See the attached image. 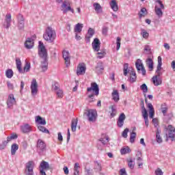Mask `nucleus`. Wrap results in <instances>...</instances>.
<instances>
[{
  "label": "nucleus",
  "instance_id": "obj_14",
  "mask_svg": "<svg viewBox=\"0 0 175 175\" xmlns=\"http://www.w3.org/2000/svg\"><path fill=\"white\" fill-rule=\"evenodd\" d=\"M167 139H171L172 142H174L175 128L172 125L168 126V137Z\"/></svg>",
  "mask_w": 175,
  "mask_h": 175
},
{
  "label": "nucleus",
  "instance_id": "obj_19",
  "mask_svg": "<svg viewBox=\"0 0 175 175\" xmlns=\"http://www.w3.org/2000/svg\"><path fill=\"white\" fill-rule=\"evenodd\" d=\"M16 103V98H14V95L10 94L8 96V99L7 100V105L8 107L10 108L13 106V105H15Z\"/></svg>",
  "mask_w": 175,
  "mask_h": 175
},
{
  "label": "nucleus",
  "instance_id": "obj_48",
  "mask_svg": "<svg viewBox=\"0 0 175 175\" xmlns=\"http://www.w3.org/2000/svg\"><path fill=\"white\" fill-rule=\"evenodd\" d=\"M141 35L144 39H148V36H150V33L147 32L145 29H142Z\"/></svg>",
  "mask_w": 175,
  "mask_h": 175
},
{
  "label": "nucleus",
  "instance_id": "obj_60",
  "mask_svg": "<svg viewBox=\"0 0 175 175\" xmlns=\"http://www.w3.org/2000/svg\"><path fill=\"white\" fill-rule=\"evenodd\" d=\"M142 116L144 117V119L148 118V113L146 111H142Z\"/></svg>",
  "mask_w": 175,
  "mask_h": 175
},
{
  "label": "nucleus",
  "instance_id": "obj_27",
  "mask_svg": "<svg viewBox=\"0 0 175 175\" xmlns=\"http://www.w3.org/2000/svg\"><path fill=\"white\" fill-rule=\"evenodd\" d=\"M156 142H157L159 144L162 143V137H161V130L157 128L156 131Z\"/></svg>",
  "mask_w": 175,
  "mask_h": 175
},
{
  "label": "nucleus",
  "instance_id": "obj_36",
  "mask_svg": "<svg viewBox=\"0 0 175 175\" xmlns=\"http://www.w3.org/2000/svg\"><path fill=\"white\" fill-rule=\"evenodd\" d=\"M138 14L139 18L144 17V16H146L147 14V9L146 8H142Z\"/></svg>",
  "mask_w": 175,
  "mask_h": 175
},
{
  "label": "nucleus",
  "instance_id": "obj_25",
  "mask_svg": "<svg viewBox=\"0 0 175 175\" xmlns=\"http://www.w3.org/2000/svg\"><path fill=\"white\" fill-rule=\"evenodd\" d=\"M152 80L153 81V84L156 85V87L162 84V80L160 78H158V76L153 77Z\"/></svg>",
  "mask_w": 175,
  "mask_h": 175
},
{
  "label": "nucleus",
  "instance_id": "obj_37",
  "mask_svg": "<svg viewBox=\"0 0 175 175\" xmlns=\"http://www.w3.org/2000/svg\"><path fill=\"white\" fill-rule=\"evenodd\" d=\"M98 142H100L103 146H106V144L109 143V137L107 136H105V137H101L98 139Z\"/></svg>",
  "mask_w": 175,
  "mask_h": 175
},
{
  "label": "nucleus",
  "instance_id": "obj_3",
  "mask_svg": "<svg viewBox=\"0 0 175 175\" xmlns=\"http://www.w3.org/2000/svg\"><path fill=\"white\" fill-rule=\"evenodd\" d=\"M16 68L18 69L19 73H25V72H29L31 69V63L26 62L23 70V68H21V60L19 58L16 59Z\"/></svg>",
  "mask_w": 175,
  "mask_h": 175
},
{
  "label": "nucleus",
  "instance_id": "obj_40",
  "mask_svg": "<svg viewBox=\"0 0 175 175\" xmlns=\"http://www.w3.org/2000/svg\"><path fill=\"white\" fill-rule=\"evenodd\" d=\"M13 70L12 69H8L5 71V76L8 77V79H12V77H13Z\"/></svg>",
  "mask_w": 175,
  "mask_h": 175
},
{
  "label": "nucleus",
  "instance_id": "obj_21",
  "mask_svg": "<svg viewBox=\"0 0 175 175\" xmlns=\"http://www.w3.org/2000/svg\"><path fill=\"white\" fill-rule=\"evenodd\" d=\"M33 40L31 38H27L25 42V47L29 50L33 47Z\"/></svg>",
  "mask_w": 175,
  "mask_h": 175
},
{
  "label": "nucleus",
  "instance_id": "obj_13",
  "mask_svg": "<svg viewBox=\"0 0 175 175\" xmlns=\"http://www.w3.org/2000/svg\"><path fill=\"white\" fill-rule=\"evenodd\" d=\"M63 58L65 61L66 66L68 68L70 65V53L68 51H63Z\"/></svg>",
  "mask_w": 175,
  "mask_h": 175
},
{
  "label": "nucleus",
  "instance_id": "obj_12",
  "mask_svg": "<svg viewBox=\"0 0 175 175\" xmlns=\"http://www.w3.org/2000/svg\"><path fill=\"white\" fill-rule=\"evenodd\" d=\"M86 69H87V67L85 66V64L84 63L79 64L77 69V76H81L83 75H85Z\"/></svg>",
  "mask_w": 175,
  "mask_h": 175
},
{
  "label": "nucleus",
  "instance_id": "obj_52",
  "mask_svg": "<svg viewBox=\"0 0 175 175\" xmlns=\"http://www.w3.org/2000/svg\"><path fill=\"white\" fill-rule=\"evenodd\" d=\"M129 167H130V169H134L135 168V163H133V160H132V159H130L129 160Z\"/></svg>",
  "mask_w": 175,
  "mask_h": 175
},
{
  "label": "nucleus",
  "instance_id": "obj_59",
  "mask_svg": "<svg viewBox=\"0 0 175 175\" xmlns=\"http://www.w3.org/2000/svg\"><path fill=\"white\" fill-rule=\"evenodd\" d=\"M57 140H59V142L61 143H62L64 141V137H62V134L61 133H58L57 134Z\"/></svg>",
  "mask_w": 175,
  "mask_h": 175
},
{
  "label": "nucleus",
  "instance_id": "obj_58",
  "mask_svg": "<svg viewBox=\"0 0 175 175\" xmlns=\"http://www.w3.org/2000/svg\"><path fill=\"white\" fill-rule=\"evenodd\" d=\"M156 175H163V172H162V170L161 168H157L154 172Z\"/></svg>",
  "mask_w": 175,
  "mask_h": 175
},
{
  "label": "nucleus",
  "instance_id": "obj_39",
  "mask_svg": "<svg viewBox=\"0 0 175 175\" xmlns=\"http://www.w3.org/2000/svg\"><path fill=\"white\" fill-rule=\"evenodd\" d=\"M83 30V24L81 23H78L76 25L75 27V31L80 33Z\"/></svg>",
  "mask_w": 175,
  "mask_h": 175
},
{
  "label": "nucleus",
  "instance_id": "obj_16",
  "mask_svg": "<svg viewBox=\"0 0 175 175\" xmlns=\"http://www.w3.org/2000/svg\"><path fill=\"white\" fill-rule=\"evenodd\" d=\"M21 131L23 133H29V132H32V126L29 124H24L21 126Z\"/></svg>",
  "mask_w": 175,
  "mask_h": 175
},
{
  "label": "nucleus",
  "instance_id": "obj_46",
  "mask_svg": "<svg viewBox=\"0 0 175 175\" xmlns=\"http://www.w3.org/2000/svg\"><path fill=\"white\" fill-rule=\"evenodd\" d=\"M135 139H136V133L133 131L130 135V143H135Z\"/></svg>",
  "mask_w": 175,
  "mask_h": 175
},
{
  "label": "nucleus",
  "instance_id": "obj_17",
  "mask_svg": "<svg viewBox=\"0 0 175 175\" xmlns=\"http://www.w3.org/2000/svg\"><path fill=\"white\" fill-rule=\"evenodd\" d=\"M125 118H126V116H125V113H122L117 122V125L119 128H122L124 126V121H125Z\"/></svg>",
  "mask_w": 175,
  "mask_h": 175
},
{
  "label": "nucleus",
  "instance_id": "obj_23",
  "mask_svg": "<svg viewBox=\"0 0 175 175\" xmlns=\"http://www.w3.org/2000/svg\"><path fill=\"white\" fill-rule=\"evenodd\" d=\"M111 95L113 100L117 103V102L120 100V94L118 93V90H113Z\"/></svg>",
  "mask_w": 175,
  "mask_h": 175
},
{
  "label": "nucleus",
  "instance_id": "obj_26",
  "mask_svg": "<svg viewBox=\"0 0 175 175\" xmlns=\"http://www.w3.org/2000/svg\"><path fill=\"white\" fill-rule=\"evenodd\" d=\"M49 66V63H47V59H43V62H41V68L42 72H46Z\"/></svg>",
  "mask_w": 175,
  "mask_h": 175
},
{
  "label": "nucleus",
  "instance_id": "obj_62",
  "mask_svg": "<svg viewBox=\"0 0 175 175\" xmlns=\"http://www.w3.org/2000/svg\"><path fill=\"white\" fill-rule=\"evenodd\" d=\"M147 107H148V109H149L150 111H152L154 110V107L152 106V104H151V103H148Z\"/></svg>",
  "mask_w": 175,
  "mask_h": 175
},
{
  "label": "nucleus",
  "instance_id": "obj_9",
  "mask_svg": "<svg viewBox=\"0 0 175 175\" xmlns=\"http://www.w3.org/2000/svg\"><path fill=\"white\" fill-rule=\"evenodd\" d=\"M17 20H18V28L20 31H23L24 30V27L25 25V19H24V16L21 14H19L17 16Z\"/></svg>",
  "mask_w": 175,
  "mask_h": 175
},
{
  "label": "nucleus",
  "instance_id": "obj_64",
  "mask_svg": "<svg viewBox=\"0 0 175 175\" xmlns=\"http://www.w3.org/2000/svg\"><path fill=\"white\" fill-rule=\"evenodd\" d=\"M152 124H154V126L155 128L158 126V119L157 118H153L152 119Z\"/></svg>",
  "mask_w": 175,
  "mask_h": 175
},
{
  "label": "nucleus",
  "instance_id": "obj_5",
  "mask_svg": "<svg viewBox=\"0 0 175 175\" xmlns=\"http://www.w3.org/2000/svg\"><path fill=\"white\" fill-rule=\"evenodd\" d=\"M156 3L159 4V6L155 5L154 12H155L157 16L159 18H161V17H162V16H163V12H162V10H164L165 5H163V3H162V1H161V0H157Z\"/></svg>",
  "mask_w": 175,
  "mask_h": 175
},
{
  "label": "nucleus",
  "instance_id": "obj_30",
  "mask_svg": "<svg viewBox=\"0 0 175 175\" xmlns=\"http://www.w3.org/2000/svg\"><path fill=\"white\" fill-rule=\"evenodd\" d=\"M110 6L113 12H117L118 10V5L117 4V1H116V0H112L110 2Z\"/></svg>",
  "mask_w": 175,
  "mask_h": 175
},
{
  "label": "nucleus",
  "instance_id": "obj_42",
  "mask_svg": "<svg viewBox=\"0 0 175 175\" xmlns=\"http://www.w3.org/2000/svg\"><path fill=\"white\" fill-rule=\"evenodd\" d=\"M94 170L96 172H100L102 170V165L98 161L94 162Z\"/></svg>",
  "mask_w": 175,
  "mask_h": 175
},
{
  "label": "nucleus",
  "instance_id": "obj_54",
  "mask_svg": "<svg viewBox=\"0 0 175 175\" xmlns=\"http://www.w3.org/2000/svg\"><path fill=\"white\" fill-rule=\"evenodd\" d=\"M128 132H129V129H125L122 134V137L126 139V137H128Z\"/></svg>",
  "mask_w": 175,
  "mask_h": 175
},
{
  "label": "nucleus",
  "instance_id": "obj_38",
  "mask_svg": "<svg viewBox=\"0 0 175 175\" xmlns=\"http://www.w3.org/2000/svg\"><path fill=\"white\" fill-rule=\"evenodd\" d=\"M131 152V148L129 147L123 148L120 150V154L125 155V154H129Z\"/></svg>",
  "mask_w": 175,
  "mask_h": 175
},
{
  "label": "nucleus",
  "instance_id": "obj_63",
  "mask_svg": "<svg viewBox=\"0 0 175 175\" xmlns=\"http://www.w3.org/2000/svg\"><path fill=\"white\" fill-rule=\"evenodd\" d=\"M52 90H53V91H55L56 92L57 91H59L60 89L59 87H58V85L55 84L52 85Z\"/></svg>",
  "mask_w": 175,
  "mask_h": 175
},
{
  "label": "nucleus",
  "instance_id": "obj_8",
  "mask_svg": "<svg viewBox=\"0 0 175 175\" xmlns=\"http://www.w3.org/2000/svg\"><path fill=\"white\" fill-rule=\"evenodd\" d=\"M62 10L64 14H66L68 12L75 13V10L70 7V3L68 0H65L62 4Z\"/></svg>",
  "mask_w": 175,
  "mask_h": 175
},
{
  "label": "nucleus",
  "instance_id": "obj_33",
  "mask_svg": "<svg viewBox=\"0 0 175 175\" xmlns=\"http://www.w3.org/2000/svg\"><path fill=\"white\" fill-rule=\"evenodd\" d=\"M73 175H80V164L79 163H75Z\"/></svg>",
  "mask_w": 175,
  "mask_h": 175
},
{
  "label": "nucleus",
  "instance_id": "obj_50",
  "mask_svg": "<svg viewBox=\"0 0 175 175\" xmlns=\"http://www.w3.org/2000/svg\"><path fill=\"white\" fill-rule=\"evenodd\" d=\"M97 54L98 55L97 58H99L100 59H101V58H103V57L106 55V52L105 51H102L100 52L97 53Z\"/></svg>",
  "mask_w": 175,
  "mask_h": 175
},
{
  "label": "nucleus",
  "instance_id": "obj_22",
  "mask_svg": "<svg viewBox=\"0 0 175 175\" xmlns=\"http://www.w3.org/2000/svg\"><path fill=\"white\" fill-rule=\"evenodd\" d=\"M146 63L149 69V71L152 72V70H154V61H152V59L148 58L146 60Z\"/></svg>",
  "mask_w": 175,
  "mask_h": 175
},
{
  "label": "nucleus",
  "instance_id": "obj_32",
  "mask_svg": "<svg viewBox=\"0 0 175 175\" xmlns=\"http://www.w3.org/2000/svg\"><path fill=\"white\" fill-rule=\"evenodd\" d=\"M93 6L96 13L98 14L102 13L103 10H102V6L100 5V4H99L98 3H94L93 4Z\"/></svg>",
  "mask_w": 175,
  "mask_h": 175
},
{
  "label": "nucleus",
  "instance_id": "obj_20",
  "mask_svg": "<svg viewBox=\"0 0 175 175\" xmlns=\"http://www.w3.org/2000/svg\"><path fill=\"white\" fill-rule=\"evenodd\" d=\"M37 148L40 151H44L46 150V143L42 139H38L37 142Z\"/></svg>",
  "mask_w": 175,
  "mask_h": 175
},
{
  "label": "nucleus",
  "instance_id": "obj_6",
  "mask_svg": "<svg viewBox=\"0 0 175 175\" xmlns=\"http://www.w3.org/2000/svg\"><path fill=\"white\" fill-rule=\"evenodd\" d=\"M88 118V121L90 122H95L96 121V118L98 117V113L95 109H89L87 113H85Z\"/></svg>",
  "mask_w": 175,
  "mask_h": 175
},
{
  "label": "nucleus",
  "instance_id": "obj_7",
  "mask_svg": "<svg viewBox=\"0 0 175 175\" xmlns=\"http://www.w3.org/2000/svg\"><path fill=\"white\" fill-rule=\"evenodd\" d=\"M33 167H35V163L33 161H29L25 164V174L33 175Z\"/></svg>",
  "mask_w": 175,
  "mask_h": 175
},
{
  "label": "nucleus",
  "instance_id": "obj_47",
  "mask_svg": "<svg viewBox=\"0 0 175 175\" xmlns=\"http://www.w3.org/2000/svg\"><path fill=\"white\" fill-rule=\"evenodd\" d=\"M38 129L40 132H43V133H50V131L47 129H46L44 126H38Z\"/></svg>",
  "mask_w": 175,
  "mask_h": 175
},
{
  "label": "nucleus",
  "instance_id": "obj_24",
  "mask_svg": "<svg viewBox=\"0 0 175 175\" xmlns=\"http://www.w3.org/2000/svg\"><path fill=\"white\" fill-rule=\"evenodd\" d=\"M5 23H6V29H9L10 27V24L12 23V14H7L5 15Z\"/></svg>",
  "mask_w": 175,
  "mask_h": 175
},
{
  "label": "nucleus",
  "instance_id": "obj_45",
  "mask_svg": "<svg viewBox=\"0 0 175 175\" xmlns=\"http://www.w3.org/2000/svg\"><path fill=\"white\" fill-rule=\"evenodd\" d=\"M161 111L163 116H165L166 113H167V106L166 104L161 105Z\"/></svg>",
  "mask_w": 175,
  "mask_h": 175
},
{
  "label": "nucleus",
  "instance_id": "obj_53",
  "mask_svg": "<svg viewBox=\"0 0 175 175\" xmlns=\"http://www.w3.org/2000/svg\"><path fill=\"white\" fill-rule=\"evenodd\" d=\"M56 92V94L58 98H63L64 97V92L62 91V90H57Z\"/></svg>",
  "mask_w": 175,
  "mask_h": 175
},
{
  "label": "nucleus",
  "instance_id": "obj_34",
  "mask_svg": "<svg viewBox=\"0 0 175 175\" xmlns=\"http://www.w3.org/2000/svg\"><path fill=\"white\" fill-rule=\"evenodd\" d=\"M17 150H18V145L17 144H13L11 146V154L16 155Z\"/></svg>",
  "mask_w": 175,
  "mask_h": 175
},
{
  "label": "nucleus",
  "instance_id": "obj_44",
  "mask_svg": "<svg viewBox=\"0 0 175 175\" xmlns=\"http://www.w3.org/2000/svg\"><path fill=\"white\" fill-rule=\"evenodd\" d=\"M116 50L118 51L120 50V48L121 47V38L117 37L116 38Z\"/></svg>",
  "mask_w": 175,
  "mask_h": 175
},
{
  "label": "nucleus",
  "instance_id": "obj_55",
  "mask_svg": "<svg viewBox=\"0 0 175 175\" xmlns=\"http://www.w3.org/2000/svg\"><path fill=\"white\" fill-rule=\"evenodd\" d=\"M18 136L17 134H12L11 136L8 137L7 139L8 140V142H11L12 140L14 139H17Z\"/></svg>",
  "mask_w": 175,
  "mask_h": 175
},
{
  "label": "nucleus",
  "instance_id": "obj_28",
  "mask_svg": "<svg viewBox=\"0 0 175 175\" xmlns=\"http://www.w3.org/2000/svg\"><path fill=\"white\" fill-rule=\"evenodd\" d=\"M77 118L75 119L73 118L71 121V130L72 132H76V129L77 128Z\"/></svg>",
  "mask_w": 175,
  "mask_h": 175
},
{
  "label": "nucleus",
  "instance_id": "obj_51",
  "mask_svg": "<svg viewBox=\"0 0 175 175\" xmlns=\"http://www.w3.org/2000/svg\"><path fill=\"white\" fill-rule=\"evenodd\" d=\"M144 50L145 54H150L151 53V48L148 45H145Z\"/></svg>",
  "mask_w": 175,
  "mask_h": 175
},
{
  "label": "nucleus",
  "instance_id": "obj_10",
  "mask_svg": "<svg viewBox=\"0 0 175 175\" xmlns=\"http://www.w3.org/2000/svg\"><path fill=\"white\" fill-rule=\"evenodd\" d=\"M32 96L38 95V82L36 79H33L30 86Z\"/></svg>",
  "mask_w": 175,
  "mask_h": 175
},
{
  "label": "nucleus",
  "instance_id": "obj_4",
  "mask_svg": "<svg viewBox=\"0 0 175 175\" xmlns=\"http://www.w3.org/2000/svg\"><path fill=\"white\" fill-rule=\"evenodd\" d=\"M38 55L42 59H47V50L42 41L38 42Z\"/></svg>",
  "mask_w": 175,
  "mask_h": 175
},
{
  "label": "nucleus",
  "instance_id": "obj_11",
  "mask_svg": "<svg viewBox=\"0 0 175 175\" xmlns=\"http://www.w3.org/2000/svg\"><path fill=\"white\" fill-rule=\"evenodd\" d=\"M135 66L138 72H140L141 70L143 76H146V68H144V66L143 65V63H142V59H137L135 62Z\"/></svg>",
  "mask_w": 175,
  "mask_h": 175
},
{
  "label": "nucleus",
  "instance_id": "obj_43",
  "mask_svg": "<svg viewBox=\"0 0 175 175\" xmlns=\"http://www.w3.org/2000/svg\"><path fill=\"white\" fill-rule=\"evenodd\" d=\"M140 89L143 91L144 94H147V92H148V88L147 87V85H146V83H143L140 86Z\"/></svg>",
  "mask_w": 175,
  "mask_h": 175
},
{
  "label": "nucleus",
  "instance_id": "obj_31",
  "mask_svg": "<svg viewBox=\"0 0 175 175\" xmlns=\"http://www.w3.org/2000/svg\"><path fill=\"white\" fill-rule=\"evenodd\" d=\"M105 67L103 66V62H99L97 64V66L96 67V70L97 73L100 74L102 73V70H104Z\"/></svg>",
  "mask_w": 175,
  "mask_h": 175
},
{
  "label": "nucleus",
  "instance_id": "obj_56",
  "mask_svg": "<svg viewBox=\"0 0 175 175\" xmlns=\"http://www.w3.org/2000/svg\"><path fill=\"white\" fill-rule=\"evenodd\" d=\"M108 31H109V27L104 26L103 27V31H102L103 35H105V36H106V35H107Z\"/></svg>",
  "mask_w": 175,
  "mask_h": 175
},
{
  "label": "nucleus",
  "instance_id": "obj_29",
  "mask_svg": "<svg viewBox=\"0 0 175 175\" xmlns=\"http://www.w3.org/2000/svg\"><path fill=\"white\" fill-rule=\"evenodd\" d=\"M40 167L41 169H43L44 170H50V165L48 162L42 161L40 163Z\"/></svg>",
  "mask_w": 175,
  "mask_h": 175
},
{
  "label": "nucleus",
  "instance_id": "obj_2",
  "mask_svg": "<svg viewBox=\"0 0 175 175\" xmlns=\"http://www.w3.org/2000/svg\"><path fill=\"white\" fill-rule=\"evenodd\" d=\"M55 36V31L50 27H48L46 29L45 32L43 35L44 40H46V42H50V43H53V42H54Z\"/></svg>",
  "mask_w": 175,
  "mask_h": 175
},
{
  "label": "nucleus",
  "instance_id": "obj_49",
  "mask_svg": "<svg viewBox=\"0 0 175 175\" xmlns=\"http://www.w3.org/2000/svg\"><path fill=\"white\" fill-rule=\"evenodd\" d=\"M88 35H89L88 36H90L92 38L94 35H95V29L90 27L88 31Z\"/></svg>",
  "mask_w": 175,
  "mask_h": 175
},
{
  "label": "nucleus",
  "instance_id": "obj_1",
  "mask_svg": "<svg viewBox=\"0 0 175 175\" xmlns=\"http://www.w3.org/2000/svg\"><path fill=\"white\" fill-rule=\"evenodd\" d=\"M87 91L88 92H91V91L94 92V94L89 95L88 98H90V103H92V102H95V98H94V96H95V95L96 96L99 95V86H98V84L96 83H91V87L88 88Z\"/></svg>",
  "mask_w": 175,
  "mask_h": 175
},
{
  "label": "nucleus",
  "instance_id": "obj_18",
  "mask_svg": "<svg viewBox=\"0 0 175 175\" xmlns=\"http://www.w3.org/2000/svg\"><path fill=\"white\" fill-rule=\"evenodd\" d=\"M92 48L94 51H99L100 50V41L98 38H94L92 42Z\"/></svg>",
  "mask_w": 175,
  "mask_h": 175
},
{
  "label": "nucleus",
  "instance_id": "obj_61",
  "mask_svg": "<svg viewBox=\"0 0 175 175\" xmlns=\"http://www.w3.org/2000/svg\"><path fill=\"white\" fill-rule=\"evenodd\" d=\"M120 175H128V174H126V170H125V168H122L120 170Z\"/></svg>",
  "mask_w": 175,
  "mask_h": 175
},
{
  "label": "nucleus",
  "instance_id": "obj_35",
  "mask_svg": "<svg viewBox=\"0 0 175 175\" xmlns=\"http://www.w3.org/2000/svg\"><path fill=\"white\" fill-rule=\"evenodd\" d=\"M36 122H38L40 125H46V120L40 116H36Z\"/></svg>",
  "mask_w": 175,
  "mask_h": 175
},
{
  "label": "nucleus",
  "instance_id": "obj_41",
  "mask_svg": "<svg viewBox=\"0 0 175 175\" xmlns=\"http://www.w3.org/2000/svg\"><path fill=\"white\" fill-rule=\"evenodd\" d=\"M110 108L111 109V117L113 118V117H116V114H117V108L116 105H112Z\"/></svg>",
  "mask_w": 175,
  "mask_h": 175
},
{
  "label": "nucleus",
  "instance_id": "obj_57",
  "mask_svg": "<svg viewBox=\"0 0 175 175\" xmlns=\"http://www.w3.org/2000/svg\"><path fill=\"white\" fill-rule=\"evenodd\" d=\"M85 175H94V174H92V169H85Z\"/></svg>",
  "mask_w": 175,
  "mask_h": 175
},
{
  "label": "nucleus",
  "instance_id": "obj_15",
  "mask_svg": "<svg viewBox=\"0 0 175 175\" xmlns=\"http://www.w3.org/2000/svg\"><path fill=\"white\" fill-rule=\"evenodd\" d=\"M162 57L161 56L158 57V64H157V68L156 70V74L158 77H160V76L162 75Z\"/></svg>",
  "mask_w": 175,
  "mask_h": 175
}]
</instances>
